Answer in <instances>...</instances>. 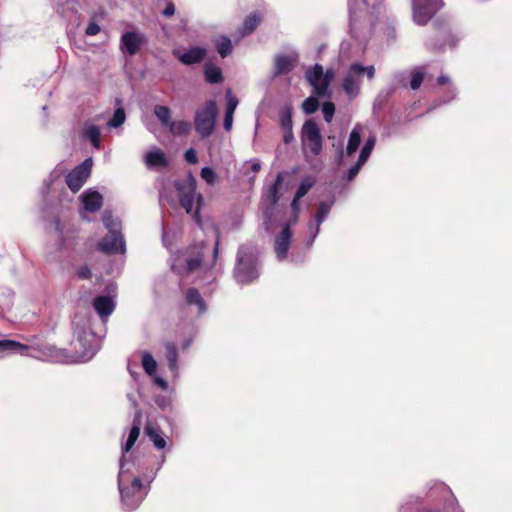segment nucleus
I'll return each instance as SVG.
<instances>
[{"mask_svg":"<svg viewBox=\"0 0 512 512\" xmlns=\"http://www.w3.org/2000/svg\"><path fill=\"white\" fill-rule=\"evenodd\" d=\"M135 472L139 473V466L135 461H128L125 456L120 459L118 488L121 502L128 511L135 510L148 493V488L142 484Z\"/></svg>","mask_w":512,"mask_h":512,"instance_id":"f257e3e1","label":"nucleus"},{"mask_svg":"<svg viewBox=\"0 0 512 512\" xmlns=\"http://www.w3.org/2000/svg\"><path fill=\"white\" fill-rule=\"evenodd\" d=\"M74 339L72 346L74 356L70 362H87L91 360L100 347V339L91 330L90 321L76 318L73 321Z\"/></svg>","mask_w":512,"mask_h":512,"instance_id":"f03ea898","label":"nucleus"},{"mask_svg":"<svg viewBox=\"0 0 512 512\" xmlns=\"http://www.w3.org/2000/svg\"><path fill=\"white\" fill-rule=\"evenodd\" d=\"M259 276L258 251L252 245H242L237 253L234 277L238 283L248 284Z\"/></svg>","mask_w":512,"mask_h":512,"instance_id":"7ed1b4c3","label":"nucleus"},{"mask_svg":"<svg viewBox=\"0 0 512 512\" xmlns=\"http://www.w3.org/2000/svg\"><path fill=\"white\" fill-rule=\"evenodd\" d=\"M178 192L179 203L186 213H193L194 221L200 225V209L203 205V196L197 192L195 179L190 175L183 181L175 183Z\"/></svg>","mask_w":512,"mask_h":512,"instance_id":"20e7f679","label":"nucleus"},{"mask_svg":"<svg viewBox=\"0 0 512 512\" xmlns=\"http://www.w3.org/2000/svg\"><path fill=\"white\" fill-rule=\"evenodd\" d=\"M102 219L108 234L98 243V250L108 254L124 253L126 247L119 219L110 212H104Z\"/></svg>","mask_w":512,"mask_h":512,"instance_id":"39448f33","label":"nucleus"},{"mask_svg":"<svg viewBox=\"0 0 512 512\" xmlns=\"http://www.w3.org/2000/svg\"><path fill=\"white\" fill-rule=\"evenodd\" d=\"M375 73L376 70L373 65L364 66L360 62L352 63L343 79V90L349 97L358 96L363 78L366 76L368 80H373Z\"/></svg>","mask_w":512,"mask_h":512,"instance_id":"423d86ee","label":"nucleus"},{"mask_svg":"<svg viewBox=\"0 0 512 512\" xmlns=\"http://www.w3.org/2000/svg\"><path fill=\"white\" fill-rule=\"evenodd\" d=\"M217 114L218 107L214 100L207 101L202 108L196 110L194 117L195 130L201 137H208L212 134Z\"/></svg>","mask_w":512,"mask_h":512,"instance_id":"0eeeda50","label":"nucleus"},{"mask_svg":"<svg viewBox=\"0 0 512 512\" xmlns=\"http://www.w3.org/2000/svg\"><path fill=\"white\" fill-rule=\"evenodd\" d=\"M202 262V255L193 256L189 251H181L172 258V270L181 276L196 272Z\"/></svg>","mask_w":512,"mask_h":512,"instance_id":"6e6552de","label":"nucleus"},{"mask_svg":"<svg viewBox=\"0 0 512 512\" xmlns=\"http://www.w3.org/2000/svg\"><path fill=\"white\" fill-rule=\"evenodd\" d=\"M442 0H412L413 19L418 25H425L441 8Z\"/></svg>","mask_w":512,"mask_h":512,"instance_id":"1a4fd4ad","label":"nucleus"},{"mask_svg":"<svg viewBox=\"0 0 512 512\" xmlns=\"http://www.w3.org/2000/svg\"><path fill=\"white\" fill-rule=\"evenodd\" d=\"M91 168L92 159L88 158L67 174L65 182L73 193L78 192L85 184L90 176Z\"/></svg>","mask_w":512,"mask_h":512,"instance_id":"9d476101","label":"nucleus"},{"mask_svg":"<svg viewBox=\"0 0 512 512\" xmlns=\"http://www.w3.org/2000/svg\"><path fill=\"white\" fill-rule=\"evenodd\" d=\"M306 78L318 96H325L327 94L332 76L328 73L325 74L321 65L316 64L314 67L309 68L306 71Z\"/></svg>","mask_w":512,"mask_h":512,"instance_id":"9b49d317","label":"nucleus"},{"mask_svg":"<svg viewBox=\"0 0 512 512\" xmlns=\"http://www.w3.org/2000/svg\"><path fill=\"white\" fill-rule=\"evenodd\" d=\"M302 137L313 155H318L321 152L322 138L318 125L314 121L308 120L304 123Z\"/></svg>","mask_w":512,"mask_h":512,"instance_id":"f8f14e48","label":"nucleus"},{"mask_svg":"<svg viewBox=\"0 0 512 512\" xmlns=\"http://www.w3.org/2000/svg\"><path fill=\"white\" fill-rule=\"evenodd\" d=\"M334 204V201L331 200L329 202H321L318 207V211L315 215L313 221L309 223V235H310V244L313 243L317 235L320 231V225L325 221L330 210Z\"/></svg>","mask_w":512,"mask_h":512,"instance_id":"ddd939ff","label":"nucleus"},{"mask_svg":"<svg viewBox=\"0 0 512 512\" xmlns=\"http://www.w3.org/2000/svg\"><path fill=\"white\" fill-rule=\"evenodd\" d=\"M141 417L142 412L140 409H137L134 415L133 424L129 431L127 440L125 444L122 446V457H126L128 461H133L131 456L127 455V453L131 450V448L134 446L135 442L137 441L139 435H140V428H141Z\"/></svg>","mask_w":512,"mask_h":512,"instance_id":"4468645a","label":"nucleus"},{"mask_svg":"<svg viewBox=\"0 0 512 512\" xmlns=\"http://www.w3.org/2000/svg\"><path fill=\"white\" fill-rule=\"evenodd\" d=\"M350 28L356 29L358 22L364 20L368 14L367 0H349Z\"/></svg>","mask_w":512,"mask_h":512,"instance_id":"2eb2a0df","label":"nucleus"},{"mask_svg":"<svg viewBox=\"0 0 512 512\" xmlns=\"http://www.w3.org/2000/svg\"><path fill=\"white\" fill-rule=\"evenodd\" d=\"M363 126L357 124L351 131L345 150H341L339 153L340 161H343L345 156H352L359 148L361 143V135Z\"/></svg>","mask_w":512,"mask_h":512,"instance_id":"dca6fc26","label":"nucleus"},{"mask_svg":"<svg viewBox=\"0 0 512 512\" xmlns=\"http://www.w3.org/2000/svg\"><path fill=\"white\" fill-rule=\"evenodd\" d=\"M291 240V231L289 226H285L275 239V253L279 260H284L287 257Z\"/></svg>","mask_w":512,"mask_h":512,"instance_id":"f3484780","label":"nucleus"},{"mask_svg":"<svg viewBox=\"0 0 512 512\" xmlns=\"http://www.w3.org/2000/svg\"><path fill=\"white\" fill-rule=\"evenodd\" d=\"M282 182H283V173H278L275 182L273 184L265 187L263 196L265 198V201L269 205V207L265 211V214H267L269 210L272 211L274 209V206L278 202L279 187L281 186Z\"/></svg>","mask_w":512,"mask_h":512,"instance_id":"a211bd4d","label":"nucleus"},{"mask_svg":"<svg viewBox=\"0 0 512 512\" xmlns=\"http://www.w3.org/2000/svg\"><path fill=\"white\" fill-rule=\"evenodd\" d=\"M174 55L185 65L200 63L206 56V50L202 47H193L183 53L174 51Z\"/></svg>","mask_w":512,"mask_h":512,"instance_id":"6ab92c4d","label":"nucleus"},{"mask_svg":"<svg viewBox=\"0 0 512 512\" xmlns=\"http://www.w3.org/2000/svg\"><path fill=\"white\" fill-rule=\"evenodd\" d=\"M144 163L149 168H160L168 165L165 153L157 147L151 148L144 155Z\"/></svg>","mask_w":512,"mask_h":512,"instance_id":"aec40b11","label":"nucleus"},{"mask_svg":"<svg viewBox=\"0 0 512 512\" xmlns=\"http://www.w3.org/2000/svg\"><path fill=\"white\" fill-rule=\"evenodd\" d=\"M142 37L135 32H126L121 38V48L129 55H134L142 45Z\"/></svg>","mask_w":512,"mask_h":512,"instance_id":"412c9836","label":"nucleus"},{"mask_svg":"<svg viewBox=\"0 0 512 512\" xmlns=\"http://www.w3.org/2000/svg\"><path fill=\"white\" fill-rule=\"evenodd\" d=\"M144 432L146 436L152 441L155 448L162 450L166 447L167 442L163 436L160 428L152 421H147Z\"/></svg>","mask_w":512,"mask_h":512,"instance_id":"4be33fe9","label":"nucleus"},{"mask_svg":"<svg viewBox=\"0 0 512 512\" xmlns=\"http://www.w3.org/2000/svg\"><path fill=\"white\" fill-rule=\"evenodd\" d=\"M81 200L86 211L95 212L99 210L103 203L102 195L96 191L89 189L81 195Z\"/></svg>","mask_w":512,"mask_h":512,"instance_id":"5701e85b","label":"nucleus"},{"mask_svg":"<svg viewBox=\"0 0 512 512\" xmlns=\"http://www.w3.org/2000/svg\"><path fill=\"white\" fill-rule=\"evenodd\" d=\"M93 306L99 316L107 317L113 312L115 303L112 297L102 295L94 299Z\"/></svg>","mask_w":512,"mask_h":512,"instance_id":"b1692460","label":"nucleus"},{"mask_svg":"<svg viewBox=\"0 0 512 512\" xmlns=\"http://www.w3.org/2000/svg\"><path fill=\"white\" fill-rule=\"evenodd\" d=\"M295 62L296 58L292 55H277L275 57V75L290 72L294 68Z\"/></svg>","mask_w":512,"mask_h":512,"instance_id":"393cba45","label":"nucleus"},{"mask_svg":"<svg viewBox=\"0 0 512 512\" xmlns=\"http://www.w3.org/2000/svg\"><path fill=\"white\" fill-rule=\"evenodd\" d=\"M165 358L168 361V365L174 376L178 375V351L174 343L165 342Z\"/></svg>","mask_w":512,"mask_h":512,"instance_id":"a878e982","label":"nucleus"},{"mask_svg":"<svg viewBox=\"0 0 512 512\" xmlns=\"http://www.w3.org/2000/svg\"><path fill=\"white\" fill-rule=\"evenodd\" d=\"M186 302L191 306L197 307V313L203 314L207 310V306L199 291L195 288H190L186 292Z\"/></svg>","mask_w":512,"mask_h":512,"instance_id":"bb28decb","label":"nucleus"},{"mask_svg":"<svg viewBox=\"0 0 512 512\" xmlns=\"http://www.w3.org/2000/svg\"><path fill=\"white\" fill-rule=\"evenodd\" d=\"M166 129L174 136H186L191 130V124L186 120H177L172 121Z\"/></svg>","mask_w":512,"mask_h":512,"instance_id":"cd10ccee","label":"nucleus"},{"mask_svg":"<svg viewBox=\"0 0 512 512\" xmlns=\"http://www.w3.org/2000/svg\"><path fill=\"white\" fill-rule=\"evenodd\" d=\"M154 115L159 120L160 124L167 128L169 124L173 121L171 119V111L167 106L164 105H155L153 109Z\"/></svg>","mask_w":512,"mask_h":512,"instance_id":"c85d7f7f","label":"nucleus"},{"mask_svg":"<svg viewBox=\"0 0 512 512\" xmlns=\"http://www.w3.org/2000/svg\"><path fill=\"white\" fill-rule=\"evenodd\" d=\"M439 37H441V38L446 37L447 38V42H444V43L439 44V45L432 44V43H429L427 45L430 48H432V49H445L446 47L452 48V47H454L457 44V42L459 40V37H458L457 33L453 32L451 30H449L446 34L441 33L439 35Z\"/></svg>","mask_w":512,"mask_h":512,"instance_id":"c756f323","label":"nucleus"},{"mask_svg":"<svg viewBox=\"0 0 512 512\" xmlns=\"http://www.w3.org/2000/svg\"><path fill=\"white\" fill-rule=\"evenodd\" d=\"M204 74L209 83L216 84L222 81L221 69L213 64L205 66Z\"/></svg>","mask_w":512,"mask_h":512,"instance_id":"7c9ffc66","label":"nucleus"},{"mask_svg":"<svg viewBox=\"0 0 512 512\" xmlns=\"http://www.w3.org/2000/svg\"><path fill=\"white\" fill-rule=\"evenodd\" d=\"M260 21V16L257 15L256 13L249 15L243 23L241 35L245 36L251 34L259 25Z\"/></svg>","mask_w":512,"mask_h":512,"instance_id":"2f4dec72","label":"nucleus"},{"mask_svg":"<svg viewBox=\"0 0 512 512\" xmlns=\"http://www.w3.org/2000/svg\"><path fill=\"white\" fill-rule=\"evenodd\" d=\"M6 350H18L22 355H25L27 354L26 351L29 350V347L13 340H0V357Z\"/></svg>","mask_w":512,"mask_h":512,"instance_id":"473e14b6","label":"nucleus"},{"mask_svg":"<svg viewBox=\"0 0 512 512\" xmlns=\"http://www.w3.org/2000/svg\"><path fill=\"white\" fill-rule=\"evenodd\" d=\"M142 366L148 375L152 376L155 374L157 369V362L151 353L144 352L142 354Z\"/></svg>","mask_w":512,"mask_h":512,"instance_id":"72a5a7b5","label":"nucleus"},{"mask_svg":"<svg viewBox=\"0 0 512 512\" xmlns=\"http://www.w3.org/2000/svg\"><path fill=\"white\" fill-rule=\"evenodd\" d=\"M375 144H376V137L374 135L370 136L365 141V143L360 151L359 157H358V158H360V162H367L368 158L370 157V155L375 147Z\"/></svg>","mask_w":512,"mask_h":512,"instance_id":"f704fd0d","label":"nucleus"},{"mask_svg":"<svg viewBox=\"0 0 512 512\" xmlns=\"http://www.w3.org/2000/svg\"><path fill=\"white\" fill-rule=\"evenodd\" d=\"M84 135L91 141L96 149L100 148V130L95 125L87 126L84 130Z\"/></svg>","mask_w":512,"mask_h":512,"instance_id":"c9c22d12","label":"nucleus"},{"mask_svg":"<svg viewBox=\"0 0 512 512\" xmlns=\"http://www.w3.org/2000/svg\"><path fill=\"white\" fill-rule=\"evenodd\" d=\"M315 184V178L312 176H307L302 179L297 191H296V198L301 199L303 198L308 191L314 186Z\"/></svg>","mask_w":512,"mask_h":512,"instance_id":"e433bc0d","label":"nucleus"},{"mask_svg":"<svg viewBox=\"0 0 512 512\" xmlns=\"http://www.w3.org/2000/svg\"><path fill=\"white\" fill-rule=\"evenodd\" d=\"M217 50L222 58L228 56L232 51V43L231 40L227 37H221L217 41Z\"/></svg>","mask_w":512,"mask_h":512,"instance_id":"4c0bfd02","label":"nucleus"},{"mask_svg":"<svg viewBox=\"0 0 512 512\" xmlns=\"http://www.w3.org/2000/svg\"><path fill=\"white\" fill-rule=\"evenodd\" d=\"M126 119L125 111L122 107L115 110L113 117L108 121V126L117 128L120 127Z\"/></svg>","mask_w":512,"mask_h":512,"instance_id":"58836bf2","label":"nucleus"},{"mask_svg":"<svg viewBox=\"0 0 512 512\" xmlns=\"http://www.w3.org/2000/svg\"><path fill=\"white\" fill-rule=\"evenodd\" d=\"M200 174L201 178L209 185H214L218 180L217 174L210 167H203Z\"/></svg>","mask_w":512,"mask_h":512,"instance_id":"ea45409f","label":"nucleus"},{"mask_svg":"<svg viewBox=\"0 0 512 512\" xmlns=\"http://www.w3.org/2000/svg\"><path fill=\"white\" fill-rule=\"evenodd\" d=\"M424 75H425V73L422 69H416L413 71L411 81H410L411 89L417 90L421 86V84L424 80Z\"/></svg>","mask_w":512,"mask_h":512,"instance_id":"a19ab883","label":"nucleus"},{"mask_svg":"<svg viewBox=\"0 0 512 512\" xmlns=\"http://www.w3.org/2000/svg\"><path fill=\"white\" fill-rule=\"evenodd\" d=\"M318 100L314 97H308L302 104V109L306 114H312L318 109Z\"/></svg>","mask_w":512,"mask_h":512,"instance_id":"79ce46f5","label":"nucleus"},{"mask_svg":"<svg viewBox=\"0 0 512 512\" xmlns=\"http://www.w3.org/2000/svg\"><path fill=\"white\" fill-rule=\"evenodd\" d=\"M62 174H63V171L59 168L54 169L50 173L48 182H47L48 191L55 190L54 186L56 185L57 181L60 180Z\"/></svg>","mask_w":512,"mask_h":512,"instance_id":"37998d69","label":"nucleus"},{"mask_svg":"<svg viewBox=\"0 0 512 512\" xmlns=\"http://www.w3.org/2000/svg\"><path fill=\"white\" fill-rule=\"evenodd\" d=\"M226 100H227L226 112L234 114V112L238 106V99L232 94V91L230 89H228L226 92Z\"/></svg>","mask_w":512,"mask_h":512,"instance_id":"c03bdc74","label":"nucleus"},{"mask_svg":"<svg viewBox=\"0 0 512 512\" xmlns=\"http://www.w3.org/2000/svg\"><path fill=\"white\" fill-rule=\"evenodd\" d=\"M335 112V106L332 102H325L322 106V113L324 119L329 123L331 122Z\"/></svg>","mask_w":512,"mask_h":512,"instance_id":"a18cd8bd","label":"nucleus"},{"mask_svg":"<svg viewBox=\"0 0 512 512\" xmlns=\"http://www.w3.org/2000/svg\"><path fill=\"white\" fill-rule=\"evenodd\" d=\"M365 163L366 162H360V158H358L357 162L347 171L346 179L348 181L353 180Z\"/></svg>","mask_w":512,"mask_h":512,"instance_id":"49530a36","label":"nucleus"},{"mask_svg":"<svg viewBox=\"0 0 512 512\" xmlns=\"http://www.w3.org/2000/svg\"><path fill=\"white\" fill-rule=\"evenodd\" d=\"M280 124L284 130L292 128V118H291V113L289 110H285V111L281 112Z\"/></svg>","mask_w":512,"mask_h":512,"instance_id":"de8ad7c7","label":"nucleus"},{"mask_svg":"<svg viewBox=\"0 0 512 512\" xmlns=\"http://www.w3.org/2000/svg\"><path fill=\"white\" fill-rule=\"evenodd\" d=\"M184 158L188 163L195 164L198 162L197 153L193 148H189L185 154Z\"/></svg>","mask_w":512,"mask_h":512,"instance_id":"09e8293b","label":"nucleus"},{"mask_svg":"<svg viewBox=\"0 0 512 512\" xmlns=\"http://www.w3.org/2000/svg\"><path fill=\"white\" fill-rule=\"evenodd\" d=\"M99 32H100V26L95 22L89 23V25L86 28V34L88 36H95Z\"/></svg>","mask_w":512,"mask_h":512,"instance_id":"8fccbe9b","label":"nucleus"},{"mask_svg":"<svg viewBox=\"0 0 512 512\" xmlns=\"http://www.w3.org/2000/svg\"><path fill=\"white\" fill-rule=\"evenodd\" d=\"M91 274V270L88 266H82L77 271V275L81 279H88L91 277Z\"/></svg>","mask_w":512,"mask_h":512,"instance_id":"3c124183","label":"nucleus"},{"mask_svg":"<svg viewBox=\"0 0 512 512\" xmlns=\"http://www.w3.org/2000/svg\"><path fill=\"white\" fill-rule=\"evenodd\" d=\"M233 113H227L225 112V117H224V129L226 131H230L231 128H232V124H233Z\"/></svg>","mask_w":512,"mask_h":512,"instance_id":"603ef678","label":"nucleus"},{"mask_svg":"<svg viewBox=\"0 0 512 512\" xmlns=\"http://www.w3.org/2000/svg\"><path fill=\"white\" fill-rule=\"evenodd\" d=\"M38 350L45 356H54L55 347L53 346H41Z\"/></svg>","mask_w":512,"mask_h":512,"instance_id":"864d4df0","label":"nucleus"},{"mask_svg":"<svg viewBox=\"0 0 512 512\" xmlns=\"http://www.w3.org/2000/svg\"><path fill=\"white\" fill-rule=\"evenodd\" d=\"M175 13V7L172 3H169L166 8L163 10V15L166 17H170Z\"/></svg>","mask_w":512,"mask_h":512,"instance_id":"5fc2aeb1","label":"nucleus"},{"mask_svg":"<svg viewBox=\"0 0 512 512\" xmlns=\"http://www.w3.org/2000/svg\"><path fill=\"white\" fill-rule=\"evenodd\" d=\"M285 133H284V136H283V140L285 143H290L292 140H293V132H292V128L290 129H285L284 130Z\"/></svg>","mask_w":512,"mask_h":512,"instance_id":"6e6d98bb","label":"nucleus"},{"mask_svg":"<svg viewBox=\"0 0 512 512\" xmlns=\"http://www.w3.org/2000/svg\"><path fill=\"white\" fill-rule=\"evenodd\" d=\"M250 163H251V171L254 174L258 173L261 169L260 162L258 160H252Z\"/></svg>","mask_w":512,"mask_h":512,"instance_id":"4d7b16f0","label":"nucleus"},{"mask_svg":"<svg viewBox=\"0 0 512 512\" xmlns=\"http://www.w3.org/2000/svg\"><path fill=\"white\" fill-rule=\"evenodd\" d=\"M154 382H155L159 387H161L163 390L167 389V387H168L167 382H166L164 379L160 378V377H155Z\"/></svg>","mask_w":512,"mask_h":512,"instance_id":"13d9d810","label":"nucleus"},{"mask_svg":"<svg viewBox=\"0 0 512 512\" xmlns=\"http://www.w3.org/2000/svg\"><path fill=\"white\" fill-rule=\"evenodd\" d=\"M127 399L128 401L130 402V405L133 407V408H137L138 404H137V400H136V397L134 394L132 393H128L127 394Z\"/></svg>","mask_w":512,"mask_h":512,"instance_id":"bf43d9fd","label":"nucleus"},{"mask_svg":"<svg viewBox=\"0 0 512 512\" xmlns=\"http://www.w3.org/2000/svg\"><path fill=\"white\" fill-rule=\"evenodd\" d=\"M299 200H300V199H297V198H296V195H295V196H294V199H293V201H292V203H291V208H292V210H293L295 213H297V212L299 211V204H298Z\"/></svg>","mask_w":512,"mask_h":512,"instance_id":"052dcab7","label":"nucleus"},{"mask_svg":"<svg viewBox=\"0 0 512 512\" xmlns=\"http://www.w3.org/2000/svg\"><path fill=\"white\" fill-rule=\"evenodd\" d=\"M400 512H418V509L405 505L400 508Z\"/></svg>","mask_w":512,"mask_h":512,"instance_id":"680f3d73","label":"nucleus"},{"mask_svg":"<svg viewBox=\"0 0 512 512\" xmlns=\"http://www.w3.org/2000/svg\"><path fill=\"white\" fill-rule=\"evenodd\" d=\"M438 84L440 85H444L446 83L449 82V78L447 76H444V75H441L439 78H438Z\"/></svg>","mask_w":512,"mask_h":512,"instance_id":"e2e57ef3","label":"nucleus"},{"mask_svg":"<svg viewBox=\"0 0 512 512\" xmlns=\"http://www.w3.org/2000/svg\"><path fill=\"white\" fill-rule=\"evenodd\" d=\"M218 250H219V240L217 239L216 243H215V247H214V258L217 257L218 255Z\"/></svg>","mask_w":512,"mask_h":512,"instance_id":"0e129e2a","label":"nucleus"},{"mask_svg":"<svg viewBox=\"0 0 512 512\" xmlns=\"http://www.w3.org/2000/svg\"><path fill=\"white\" fill-rule=\"evenodd\" d=\"M189 345H190V341H187V342L184 343L183 348H188Z\"/></svg>","mask_w":512,"mask_h":512,"instance_id":"69168bd1","label":"nucleus"}]
</instances>
